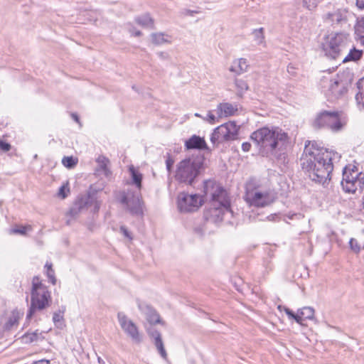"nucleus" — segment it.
<instances>
[{
    "instance_id": "obj_3",
    "label": "nucleus",
    "mask_w": 364,
    "mask_h": 364,
    "mask_svg": "<svg viewBox=\"0 0 364 364\" xmlns=\"http://www.w3.org/2000/svg\"><path fill=\"white\" fill-rule=\"evenodd\" d=\"M204 157L187 158L177 164L175 178L179 183L193 185L203 168Z\"/></svg>"
},
{
    "instance_id": "obj_35",
    "label": "nucleus",
    "mask_w": 364,
    "mask_h": 364,
    "mask_svg": "<svg viewBox=\"0 0 364 364\" xmlns=\"http://www.w3.org/2000/svg\"><path fill=\"white\" fill-rule=\"evenodd\" d=\"M151 40L153 43L156 45H161L164 43L168 42L166 39L164 38V34L162 33H152L151 34Z\"/></svg>"
},
{
    "instance_id": "obj_7",
    "label": "nucleus",
    "mask_w": 364,
    "mask_h": 364,
    "mask_svg": "<svg viewBox=\"0 0 364 364\" xmlns=\"http://www.w3.org/2000/svg\"><path fill=\"white\" fill-rule=\"evenodd\" d=\"M342 115L343 112L341 111L322 110L316 114L312 127L316 129L328 128L333 132H339L346 124Z\"/></svg>"
},
{
    "instance_id": "obj_30",
    "label": "nucleus",
    "mask_w": 364,
    "mask_h": 364,
    "mask_svg": "<svg viewBox=\"0 0 364 364\" xmlns=\"http://www.w3.org/2000/svg\"><path fill=\"white\" fill-rule=\"evenodd\" d=\"M39 333L38 331L32 333H26L22 336V339L25 343H31L38 340Z\"/></svg>"
},
{
    "instance_id": "obj_54",
    "label": "nucleus",
    "mask_w": 364,
    "mask_h": 364,
    "mask_svg": "<svg viewBox=\"0 0 364 364\" xmlns=\"http://www.w3.org/2000/svg\"><path fill=\"white\" fill-rule=\"evenodd\" d=\"M71 117L76 122H80V118L76 113H72Z\"/></svg>"
},
{
    "instance_id": "obj_10",
    "label": "nucleus",
    "mask_w": 364,
    "mask_h": 364,
    "mask_svg": "<svg viewBox=\"0 0 364 364\" xmlns=\"http://www.w3.org/2000/svg\"><path fill=\"white\" fill-rule=\"evenodd\" d=\"M355 168V166L352 168L348 166L343 168L341 184L346 193H354L357 191L360 192L364 188V174L361 172L358 173Z\"/></svg>"
},
{
    "instance_id": "obj_18",
    "label": "nucleus",
    "mask_w": 364,
    "mask_h": 364,
    "mask_svg": "<svg viewBox=\"0 0 364 364\" xmlns=\"http://www.w3.org/2000/svg\"><path fill=\"white\" fill-rule=\"evenodd\" d=\"M237 110V109L235 108L232 104L224 102L220 103L218 105L215 112L218 117L222 118L223 117H229L233 115Z\"/></svg>"
},
{
    "instance_id": "obj_11",
    "label": "nucleus",
    "mask_w": 364,
    "mask_h": 364,
    "mask_svg": "<svg viewBox=\"0 0 364 364\" xmlns=\"http://www.w3.org/2000/svg\"><path fill=\"white\" fill-rule=\"evenodd\" d=\"M240 127L235 122H229L216 127L210 136L214 145L237 139Z\"/></svg>"
},
{
    "instance_id": "obj_43",
    "label": "nucleus",
    "mask_w": 364,
    "mask_h": 364,
    "mask_svg": "<svg viewBox=\"0 0 364 364\" xmlns=\"http://www.w3.org/2000/svg\"><path fill=\"white\" fill-rule=\"evenodd\" d=\"M11 148V146L9 143L6 142V141L0 139V150L7 152L9 151Z\"/></svg>"
},
{
    "instance_id": "obj_51",
    "label": "nucleus",
    "mask_w": 364,
    "mask_h": 364,
    "mask_svg": "<svg viewBox=\"0 0 364 364\" xmlns=\"http://www.w3.org/2000/svg\"><path fill=\"white\" fill-rule=\"evenodd\" d=\"M157 55L160 58L164 60L167 59L168 58V54L166 52H159Z\"/></svg>"
},
{
    "instance_id": "obj_42",
    "label": "nucleus",
    "mask_w": 364,
    "mask_h": 364,
    "mask_svg": "<svg viewBox=\"0 0 364 364\" xmlns=\"http://www.w3.org/2000/svg\"><path fill=\"white\" fill-rule=\"evenodd\" d=\"M70 192L69 187L67 185H63L60 187L58 191V196L62 198H65L68 196V193Z\"/></svg>"
},
{
    "instance_id": "obj_19",
    "label": "nucleus",
    "mask_w": 364,
    "mask_h": 364,
    "mask_svg": "<svg viewBox=\"0 0 364 364\" xmlns=\"http://www.w3.org/2000/svg\"><path fill=\"white\" fill-rule=\"evenodd\" d=\"M347 55L343 58V63L356 62L361 59L363 55V50L357 49L350 41V48L347 51Z\"/></svg>"
},
{
    "instance_id": "obj_36",
    "label": "nucleus",
    "mask_w": 364,
    "mask_h": 364,
    "mask_svg": "<svg viewBox=\"0 0 364 364\" xmlns=\"http://www.w3.org/2000/svg\"><path fill=\"white\" fill-rule=\"evenodd\" d=\"M77 163V159H75L73 156H64L62 159V164L64 165V166L68 168H72L75 167Z\"/></svg>"
},
{
    "instance_id": "obj_8",
    "label": "nucleus",
    "mask_w": 364,
    "mask_h": 364,
    "mask_svg": "<svg viewBox=\"0 0 364 364\" xmlns=\"http://www.w3.org/2000/svg\"><path fill=\"white\" fill-rule=\"evenodd\" d=\"M257 188V181L250 178L245 185V200L251 206L265 207L273 202V196L267 192L255 191Z\"/></svg>"
},
{
    "instance_id": "obj_49",
    "label": "nucleus",
    "mask_w": 364,
    "mask_h": 364,
    "mask_svg": "<svg viewBox=\"0 0 364 364\" xmlns=\"http://www.w3.org/2000/svg\"><path fill=\"white\" fill-rule=\"evenodd\" d=\"M251 148V144L249 142H244L242 144V149L244 151H249Z\"/></svg>"
},
{
    "instance_id": "obj_46",
    "label": "nucleus",
    "mask_w": 364,
    "mask_h": 364,
    "mask_svg": "<svg viewBox=\"0 0 364 364\" xmlns=\"http://www.w3.org/2000/svg\"><path fill=\"white\" fill-rule=\"evenodd\" d=\"M120 232L127 238L132 240V237L131 236L130 232L128 231L127 228L125 226L120 227Z\"/></svg>"
},
{
    "instance_id": "obj_2",
    "label": "nucleus",
    "mask_w": 364,
    "mask_h": 364,
    "mask_svg": "<svg viewBox=\"0 0 364 364\" xmlns=\"http://www.w3.org/2000/svg\"><path fill=\"white\" fill-rule=\"evenodd\" d=\"M204 196L209 199L208 208L203 213L205 220L213 223L222 221L225 211L230 210V200L227 191L213 181L204 183Z\"/></svg>"
},
{
    "instance_id": "obj_48",
    "label": "nucleus",
    "mask_w": 364,
    "mask_h": 364,
    "mask_svg": "<svg viewBox=\"0 0 364 364\" xmlns=\"http://www.w3.org/2000/svg\"><path fill=\"white\" fill-rule=\"evenodd\" d=\"M94 202L95 205H94V208H93V212L94 213H97L100 208V203L97 200H95L94 201L92 200V201L91 203H89L88 205H90L91 203H92Z\"/></svg>"
},
{
    "instance_id": "obj_44",
    "label": "nucleus",
    "mask_w": 364,
    "mask_h": 364,
    "mask_svg": "<svg viewBox=\"0 0 364 364\" xmlns=\"http://www.w3.org/2000/svg\"><path fill=\"white\" fill-rule=\"evenodd\" d=\"M173 164H174V160L168 154V156L166 160V169L168 173H171V171H172Z\"/></svg>"
},
{
    "instance_id": "obj_23",
    "label": "nucleus",
    "mask_w": 364,
    "mask_h": 364,
    "mask_svg": "<svg viewBox=\"0 0 364 364\" xmlns=\"http://www.w3.org/2000/svg\"><path fill=\"white\" fill-rule=\"evenodd\" d=\"M299 322L298 323L303 325V321L305 319H312L314 316V309L309 306H305L298 310Z\"/></svg>"
},
{
    "instance_id": "obj_17",
    "label": "nucleus",
    "mask_w": 364,
    "mask_h": 364,
    "mask_svg": "<svg viewBox=\"0 0 364 364\" xmlns=\"http://www.w3.org/2000/svg\"><path fill=\"white\" fill-rule=\"evenodd\" d=\"M92 201V198L88 196L87 198H82L77 200L73 207L70 208L68 215L72 218L76 217L80 211L85 207H87L89 203Z\"/></svg>"
},
{
    "instance_id": "obj_40",
    "label": "nucleus",
    "mask_w": 364,
    "mask_h": 364,
    "mask_svg": "<svg viewBox=\"0 0 364 364\" xmlns=\"http://www.w3.org/2000/svg\"><path fill=\"white\" fill-rule=\"evenodd\" d=\"M27 228L31 229V226L25 227V226H17L14 228H12L10 230L11 233L14 234H20L22 235H25L26 234V230Z\"/></svg>"
},
{
    "instance_id": "obj_63",
    "label": "nucleus",
    "mask_w": 364,
    "mask_h": 364,
    "mask_svg": "<svg viewBox=\"0 0 364 364\" xmlns=\"http://www.w3.org/2000/svg\"><path fill=\"white\" fill-rule=\"evenodd\" d=\"M195 116L200 117V115L199 114H198V113H196Z\"/></svg>"
},
{
    "instance_id": "obj_62",
    "label": "nucleus",
    "mask_w": 364,
    "mask_h": 364,
    "mask_svg": "<svg viewBox=\"0 0 364 364\" xmlns=\"http://www.w3.org/2000/svg\"><path fill=\"white\" fill-rule=\"evenodd\" d=\"M363 208L364 210V196H363Z\"/></svg>"
},
{
    "instance_id": "obj_31",
    "label": "nucleus",
    "mask_w": 364,
    "mask_h": 364,
    "mask_svg": "<svg viewBox=\"0 0 364 364\" xmlns=\"http://www.w3.org/2000/svg\"><path fill=\"white\" fill-rule=\"evenodd\" d=\"M97 162L98 163L99 167L101 170H102L106 176L108 175L109 171L107 168V164L109 163L108 159L105 156H100L97 158Z\"/></svg>"
},
{
    "instance_id": "obj_28",
    "label": "nucleus",
    "mask_w": 364,
    "mask_h": 364,
    "mask_svg": "<svg viewBox=\"0 0 364 364\" xmlns=\"http://www.w3.org/2000/svg\"><path fill=\"white\" fill-rule=\"evenodd\" d=\"M235 82L237 89V95L242 97L243 93L248 90V85L247 82L242 79H236Z\"/></svg>"
},
{
    "instance_id": "obj_27",
    "label": "nucleus",
    "mask_w": 364,
    "mask_h": 364,
    "mask_svg": "<svg viewBox=\"0 0 364 364\" xmlns=\"http://www.w3.org/2000/svg\"><path fill=\"white\" fill-rule=\"evenodd\" d=\"M19 318V313L17 311H14L8 321L5 324V328L6 330H10L14 326L17 325Z\"/></svg>"
},
{
    "instance_id": "obj_12",
    "label": "nucleus",
    "mask_w": 364,
    "mask_h": 364,
    "mask_svg": "<svg viewBox=\"0 0 364 364\" xmlns=\"http://www.w3.org/2000/svg\"><path fill=\"white\" fill-rule=\"evenodd\" d=\"M120 202L127 205L132 215L141 216L143 215L141 195L139 191L127 190L122 193Z\"/></svg>"
},
{
    "instance_id": "obj_6",
    "label": "nucleus",
    "mask_w": 364,
    "mask_h": 364,
    "mask_svg": "<svg viewBox=\"0 0 364 364\" xmlns=\"http://www.w3.org/2000/svg\"><path fill=\"white\" fill-rule=\"evenodd\" d=\"M322 48L325 55L332 59L342 57L350 48L349 35L345 33H331L323 38Z\"/></svg>"
},
{
    "instance_id": "obj_25",
    "label": "nucleus",
    "mask_w": 364,
    "mask_h": 364,
    "mask_svg": "<svg viewBox=\"0 0 364 364\" xmlns=\"http://www.w3.org/2000/svg\"><path fill=\"white\" fill-rule=\"evenodd\" d=\"M135 21L143 27L154 28V20L149 14H144L142 16H137L135 18Z\"/></svg>"
},
{
    "instance_id": "obj_22",
    "label": "nucleus",
    "mask_w": 364,
    "mask_h": 364,
    "mask_svg": "<svg viewBox=\"0 0 364 364\" xmlns=\"http://www.w3.org/2000/svg\"><path fill=\"white\" fill-rule=\"evenodd\" d=\"M248 67L246 59L240 58L233 61L232 65L229 68L230 72L235 73L237 75L247 70Z\"/></svg>"
},
{
    "instance_id": "obj_33",
    "label": "nucleus",
    "mask_w": 364,
    "mask_h": 364,
    "mask_svg": "<svg viewBox=\"0 0 364 364\" xmlns=\"http://www.w3.org/2000/svg\"><path fill=\"white\" fill-rule=\"evenodd\" d=\"M355 32L364 42V16L358 20Z\"/></svg>"
},
{
    "instance_id": "obj_59",
    "label": "nucleus",
    "mask_w": 364,
    "mask_h": 364,
    "mask_svg": "<svg viewBox=\"0 0 364 364\" xmlns=\"http://www.w3.org/2000/svg\"><path fill=\"white\" fill-rule=\"evenodd\" d=\"M187 13L189 14L190 15H193V14L196 13V11H191V10H188Z\"/></svg>"
},
{
    "instance_id": "obj_34",
    "label": "nucleus",
    "mask_w": 364,
    "mask_h": 364,
    "mask_svg": "<svg viewBox=\"0 0 364 364\" xmlns=\"http://www.w3.org/2000/svg\"><path fill=\"white\" fill-rule=\"evenodd\" d=\"M65 307H63L62 310H58L53 313V321L55 323V326L59 328V323L63 319V314L65 312Z\"/></svg>"
},
{
    "instance_id": "obj_4",
    "label": "nucleus",
    "mask_w": 364,
    "mask_h": 364,
    "mask_svg": "<svg viewBox=\"0 0 364 364\" xmlns=\"http://www.w3.org/2000/svg\"><path fill=\"white\" fill-rule=\"evenodd\" d=\"M292 147V141L288 133L279 127H274V164L281 173L288 169V154Z\"/></svg>"
},
{
    "instance_id": "obj_39",
    "label": "nucleus",
    "mask_w": 364,
    "mask_h": 364,
    "mask_svg": "<svg viewBox=\"0 0 364 364\" xmlns=\"http://www.w3.org/2000/svg\"><path fill=\"white\" fill-rule=\"evenodd\" d=\"M349 245H350V250L353 252H354L356 254L360 252V246L358 242L355 239L351 238L349 241Z\"/></svg>"
},
{
    "instance_id": "obj_60",
    "label": "nucleus",
    "mask_w": 364,
    "mask_h": 364,
    "mask_svg": "<svg viewBox=\"0 0 364 364\" xmlns=\"http://www.w3.org/2000/svg\"><path fill=\"white\" fill-rule=\"evenodd\" d=\"M274 222L277 220V218H280L279 215H277V213H274Z\"/></svg>"
},
{
    "instance_id": "obj_58",
    "label": "nucleus",
    "mask_w": 364,
    "mask_h": 364,
    "mask_svg": "<svg viewBox=\"0 0 364 364\" xmlns=\"http://www.w3.org/2000/svg\"><path fill=\"white\" fill-rule=\"evenodd\" d=\"M284 306H282V305H278L277 309H278V310H279L280 311H284Z\"/></svg>"
},
{
    "instance_id": "obj_20",
    "label": "nucleus",
    "mask_w": 364,
    "mask_h": 364,
    "mask_svg": "<svg viewBox=\"0 0 364 364\" xmlns=\"http://www.w3.org/2000/svg\"><path fill=\"white\" fill-rule=\"evenodd\" d=\"M358 92L355 95V101L358 108L364 111V77L360 78L356 83Z\"/></svg>"
},
{
    "instance_id": "obj_29",
    "label": "nucleus",
    "mask_w": 364,
    "mask_h": 364,
    "mask_svg": "<svg viewBox=\"0 0 364 364\" xmlns=\"http://www.w3.org/2000/svg\"><path fill=\"white\" fill-rule=\"evenodd\" d=\"M45 268L46 269V275H47L48 278L49 279V281L53 284H55L57 279H56L55 276V271L53 269L52 264L46 262V264L45 265Z\"/></svg>"
},
{
    "instance_id": "obj_24",
    "label": "nucleus",
    "mask_w": 364,
    "mask_h": 364,
    "mask_svg": "<svg viewBox=\"0 0 364 364\" xmlns=\"http://www.w3.org/2000/svg\"><path fill=\"white\" fill-rule=\"evenodd\" d=\"M129 173L132 177V183L136 186L138 188V191L141 188V182H142V174L140 173L133 166L129 167Z\"/></svg>"
},
{
    "instance_id": "obj_32",
    "label": "nucleus",
    "mask_w": 364,
    "mask_h": 364,
    "mask_svg": "<svg viewBox=\"0 0 364 364\" xmlns=\"http://www.w3.org/2000/svg\"><path fill=\"white\" fill-rule=\"evenodd\" d=\"M154 345L156 346V348H157L159 354L161 355V356L166 360L167 359V353H166V351L164 348V343H163V341H162V338H159L158 337L157 338V341H154Z\"/></svg>"
},
{
    "instance_id": "obj_21",
    "label": "nucleus",
    "mask_w": 364,
    "mask_h": 364,
    "mask_svg": "<svg viewBox=\"0 0 364 364\" xmlns=\"http://www.w3.org/2000/svg\"><path fill=\"white\" fill-rule=\"evenodd\" d=\"M327 19L332 25H341L343 23H346L347 21L346 14L341 10H337L333 13H328L327 14Z\"/></svg>"
},
{
    "instance_id": "obj_52",
    "label": "nucleus",
    "mask_w": 364,
    "mask_h": 364,
    "mask_svg": "<svg viewBox=\"0 0 364 364\" xmlns=\"http://www.w3.org/2000/svg\"><path fill=\"white\" fill-rule=\"evenodd\" d=\"M270 251L271 250H269V252H268V257L266 258L264 261L267 266H269L271 264L272 255H270Z\"/></svg>"
},
{
    "instance_id": "obj_37",
    "label": "nucleus",
    "mask_w": 364,
    "mask_h": 364,
    "mask_svg": "<svg viewBox=\"0 0 364 364\" xmlns=\"http://www.w3.org/2000/svg\"><path fill=\"white\" fill-rule=\"evenodd\" d=\"M252 36L257 44H261L264 39L263 28L259 29H255L252 31Z\"/></svg>"
},
{
    "instance_id": "obj_55",
    "label": "nucleus",
    "mask_w": 364,
    "mask_h": 364,
    "mask_svg": "<svg viewBox=\"0 0 364 364\" xmlns=\"http://www.w3.org/2000/svg\"><path fill=\"white\" fill-rule=\"evenodd\" d=\"M141 34H142V33H141V32L140 31H135V32H134V35L135 36H141Z\"/></svg>"
},
{
    "instance_id": "obj_13",
    "label": "nucleus",
    "mask_w": 364,
    "mask_h": 364,
    "mask_svg": "<svg viewBox=\"0 0 364 364\" xmlns=\"http://www.w3.org/2000/svg\"><path fill=\"white\" fill-rule=\"evenodd\" d=\"M203 202L198 194L181 193L178 198V207L181 212H192L201 206Z\"/></svg>"
},
{
    "instance_id": "obj_1",
    "label": "nucleus",
    "mask_w": 364,
    "mask_h": 364,
    "mask_svg": "<svg viewBox=\"0 0 364 364\" xmlns=\"http://www.w3.org/2000/svg\"><path fill=\"white\" fill-rule=\"evenodd\" d=\"M340 154L328 151L316 141H306L303 154L300 158L302 169L307 172L309 178L318 183H325L330 180L333 170V164L338 162Z\"/></svg>"
},
{
    "instance_id": "obj_41",
    "label": "nucleus",
    "mask_w": 364,
    "mask_h": 364,
    "mask_svg": "<svg viewBox=\"0 0 364 364\" xmlns=\"http://www.w3.org/2000/svg\"><path fill=\"white\" fill-rule=\"evenodd\" d=\"M284 311H285L289 319L294 320L297 323L298 322H299L300 317L298 315V312L296 314H294L291 310H290L287 307H284Z\"/></svg>"
},
{
    "instance_id": "obj_61",
    "label": "nucleus",
    "mask_w": 364,
    "mask_h": 364,
    "mask_svg": "<svg viewBox=\"0 0 364 364\" xmlns=\"http://www.w3.org/2000/svg\"><path fill=\"white\" fill-rule=\"evenodd\" d=\"M267 218L269 219V220H273L272 215L271 214L270 215L267 216Z\"/></svg>"
},
{
    "instance_id": "obj_9",
    "label": "nucleus",
    "mask_w": 364,
    "mask_h": 364,
    "mask_svg": "<svg viewBox=\"0 0 364 364\" xmlns=\"http://www.w3.org/2000/svg\"><path fill=\"white\" fill-rule=\"evenodd\" d=\"M250 138L263 156L273 154V129L264 127L254 132Z\"/></svg>"
},
{
    "instance_id": "obj_64",
    "label": "nucleus",
    "mask_w": 364,
    "mask_h": 364,
    "mask_svg": "<svg viewBox=\"0 0 364 364\" xmlns=\"http://www.w3.org/2000/svg\"><path fill=\"white\" fill-rule=\"evenodd\" d=\"M290 68H291V67H288V72H289V73H291V71H290Z\"/></svg>"
},
{
    "instance_id": "obj_45",
    "label": "nucleus",
    "mask_w": 364,
    "mask_h": 364,
    "mask_svg": "<svg viewBox=\"0 0 364 364\" xmlns=\"http://www.w3.org/2000/svg\"><path fill=\"white\" fill-rule=\"evenodd\" d=\"M204 119L207 120L209 123L213 124L216 122V117L210 111L207 114V117L204 118Z\"/></svg>"
},
{
    "instance_id": "obj_5",
    "label": "nucleus",
    "mask_w": 364,
    "mask_h": 364,
    "mask_svg": "<svg viewBox=\"0 0 364 364\" xmlns=\"http://www.w3.org/2000/svg\"><path fill=\"white\" fill-rule=\"evenodd\" d=\"M31 294V306L26 315L27 320H30L36 311H42L48 307L51 302L50 293L38 276L33 278Z\"/></svg>"
},
{
    "instance_id": "obj_47",
    "label": "nucleus",
    "mask_w": 364,
    "mask_h": 364,
    "mask_svg": "<svg viewBox=\"0 0 364 364\" xmlns=\"http://www.w3.org/2000/svg\"><path fill=\"white\" fill-rule=\"evenodd\" d=\"M150 336L154 339L155 341H157L158 337L159 338H161V333L157 330H154L150 333Z\"/></svg>"
},
{
    "instance_id": "obj_50",
    "label": "nucleus",
    "mask_w": 364,
    "mask_h": 364,
    "mask_svg": "<svg viewBox=\"0 0 364 364\" xmlns=\"http://www.w3.org/2000/svg\"><path fill=\"white\" fill-rule=\"evenodd\" d=\"M31 364H50V362L49 360L41 359L39 360L33 361Z\"/></svg>"
},
{
    "instance_id": "obj_56",
    "label": "nucleus",
    "mask_w": 364,
    "mask_h": 364,
    "mask_svg": "<svg viewBox=\"0 0 364 364\" xmlns=\"http://www.w3.org/2000/svg\"><path fill=\"white\" fill-rule=\"evenodd\" d=\"M97 360L99 364H105V362L100 357L97 358Z\"/></svg>"
},
{
    "instance_id": "obj_38",
    "label": "nucleus",
    "mask_w": 364,
    "mask_h": 364,
    "mask_svg": "<svg viewBox=\"0 0 364 364\" xmlns=\"http://www.w3.org/2000/svg\"><path fill=\"white\" fill-rule=\"evenodd\" d=\"M282 176H279L280 181L279 182V184L281 186V188L278 191H277L276 194H279L280 196H284L288 192L289 185L286 182L282 181Z\"/></svg>"
},
{
    "instance_id": "obj_57",
    "label": "nucleus",
    "mask_w": 364,
    "mask_h": 364,
    "mask_svg": "<svg viewBox=\"0 0 364 364\" xmlns=\"http://www.w3.org/2000/svg\"><path fill=\"white\" fill-rule=\"evenodd\" d=\"M299 215L297 214H292L291 215H287V218L289 219H293L294 217H298Z\"/></svg>"
},
{
    "instance_id": "obj_53",
    "label": "nucleus",
    "mask_w": 364,
    "mask_h": 364,
    "mask_svg": "<svg viewBox=\"0 0 364 364\" xmlns=\"http://www.w3.org/2000/svg\"><path fill=\"white\" fill-rule=\"evenodd\" d=\"M356 5L359 9H364V0H356Z\"/></svg>"
},
{
    "instance_id": "obj_16",
    "label": "nucleus",
    "mask_w": 364,
    "mask_h": 364,
    "mask_svg": "<svg viewBox=\"0 0 364 364\" xmlns=\"http://www.w3.org/2000/svg\"><path fill=\"white\" fill-rule=\"evenodd\" d=\"M185 148L187 150H207L208 146L204 138L198 135H193L185 141Z\"/></svg>"
},
{
    "instance_id": "obj_26",
    "label": "nucleus",
    "mask_w": 364,
    "mask_h": 364,
    "mask_svg": "<svg viewBox=\"0 0 364 364\" xmlns=\"http://www.w3.org/2000/svg\"><path fill=\"white\" fill-rule=\"evenodd\" d=\"M147 311L146 313V320L151 324H156L161 323L159 314L149 306H146Z\"/></svg>"
},
{
    "instance_id": "obj_14",
    "label": "nucleus",
    "mask_w": 364,
    "mask_h": 364,
    "mask_svg": "<svg viewBox=\"0 0 364 364\" xmlns=\"http://www.w3.org/2000/svg\"><path fill=\"white\" fill-rule=\"evenodd\" d=\"M117 318L121 328L125 331V333L129 336L133 341L136 343H140L141 341V338L139 336L138 328L134 323L128 319L127 316L122 312L118 313Z\"/></svg>"
},
{
    "instance_id": "obj_15",
    "label": "nucleus",
    "mask_w": 364,
    "mask_h": 364,
    "mask_svg": "<svg viewBox=\"0 0 364 364\" xmlns=\"http://www.w3.org/2000/svg\"><path fill=\"white\" fill-rule=\"evenodd\" d=\"M348 84L338 75L336 78L330 80L327 95L332 99H338L347 92Z\"/></svg>"
}]
</instances>
